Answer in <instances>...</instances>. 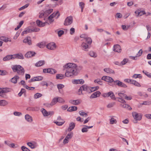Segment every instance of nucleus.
I'll return each instance as SVG.
<instances>
[{
	"mask_svg": "<svg viewBox=\"0 0 151 151\" xmlns=\"http://www.w3.org/2000/svg\"><path fill=\"white\" fill-rule=\"evenodd\" d=\"M77 65L76 64L68 63L63 66L64 70L66 69L65 76L68 77H73L74 76L77 75L78 72L76 68Z\"/></svg>",
	"mask_w": 151,
	"mask_h": 151,
	"instance_id": "obj_1",
	"label": "nucleus"
},
{
	"mask_svg": "<svg viewBox=\"0 0 151 151\" xmlns=\"http://www.w3.org/2000/svg\"><path fill=\"white\" fill-rule=\"evenodd\" d=\"M12 68L14 72H17L19 75L23 76L25 73L24 68L20 65H12Z\"/></svg>",
	"mask_w": 151,
	"mask_h": 151,
	"instance_id": "obj_2",
	"label": "nucleus"
},
{
	"mask_svg": "<svg viewBox=\"0 0 151 151\" xmlns=\"http://www.w3.org/2000/svg\"><path fill=\"white\" fill-rule=\"evenodd\" d=\"M32 28V27H29L25 28V30L22 32L21 35L23 36L24 34H27L28 33H31L33 32H37L39 31L40 30L39 28L37 27L34 28Z\"/></svg>",
	"mask_w": 151,
	"mask_h": 151,
	"instance_id": "obj_3",
	"label": "nucleus"
},
{
	"mask_svg": "<svg viewBox=\"0 0 151 151\" xmlns=\"http://www.w3.org/2000/svg\"><path fill=\"white\" fill-rule=\"evenodd\" d=\"M90 87L86 85H83L81 86L79 90V92H81V93H80L79 95L81 94H83L82 93V91H86L87 93H91Z\"/></svg>",
	"mask_w": 151,
	"mask_h": 151,
	"instance_id": "obj_4",
	"label": "nucleus"
},
{
	"mask_svg": "<svg viewBox=\"0 0 151 151\" xmlns=\"http://www.w3.org/2000/svg\"><path fill=\"white\" fill-rule=\"evenodd\" d=\"M132 116L135 119L134 121V123H137V121L140 120L142 119V116L140 114L137 113L135 112H134L132 113Z\"/></svg>",
	"mask_w": 151,
	"mask_h": 151,
	"instance_id": "obj_5",
	"label": "nucleus"
},
{
	"mask_svg": "<svg viewBox=\"0 0 151 151\" xmlns=\"http://www.w3.org/2000/svg\"><path fill=\"white\" fill-rule=\"evenodd\" d=\"M73 22V18L71 16L67 17L65 19L64 24L65 26L70 25Z\"/></svg>",
	"mask_w": 151,
	"mask_h": 151,
	"instance_id": "obj_6",
	"label": "nucleus"
},
{
	"mask_svg": "<svg viewBox=\"0 0 151 151\" xmlns=\"http://www.w3.org/2000/svg\"><path fill=\"white\" fill-rule=\"evenodd\" d=\"M57 16V17H58L60 16V14L58 12H57L56 13H53L50 15L48 18V19L49 21L50 22H52L54 21L53 18Z\"/></svg>",
	"mask_w": 151,
	"mask_h": 151,
	"instance_id": "obj_7",
	"label": "nucleus"
},
{
	"mask_svg": "<svg viewBox=\"0 0 151 151\" xmlns=\"http://www.w3.org/2000/svg\"><path fill=\"white\" fill-rule=\"evenodd\" d=\"M89 45L87 44L85 42H83L81 45L82 49L86 51H88V49L90 48Z\"/></svg>",
	"mask_w": 151,
	"mask_h": 151,
	"instance_id": "obj_8",
	"label": "nucleus"
},
{
	"mask_svg": "<svg viewBox=\"0 0 151 151\" xmlns=\"http://www.w3.org/2000/svg\"><path fill=\"white\" fill-rule=\"evenodd\" d=\"M118 95L120 97H124V99L127 100H131L132 99L131 96H127V95L124 93H118Z\"/></svg>",
	"mask_w": 151,
	"mask_h": 151,
	"instance_id": "obj_9",
	"label": "nucleus"
},
{
	"mask_svg": "<svg viewBox=\"0 0 151 151\" xmlns=\"http://www.w3.org/2000/svg\"><path fill=\"white\" fill-rule=\"evenodd\" d=\"M9 91V89L8 88H0V96L4 97V94Z\"/></svg>",
	"mask_w": 151,
	"mask_h": 151,
	"instance_id": "obj_10",
	"label": "nucleus"
},
{
	"mask_svg": "<svg viewBox=\"0 0 151 151\" xmlns=\"http://www.w3.org/2000/svg\"><path fill=\"white\" fill-rule=\"evenodd\" d=\"M46 47L49 49L54 50L56 48V46L55 43L51 42L47 45Z\"/></svg>",
	"mask_w": 151,
	"mask_h": 151,
	"instance_id": "obj_11",
	"label": "nucleus"
},
{
	"mask_svg": "<svg viewBox=\"0 0 151 151\" xmlns=\"http://www.w3.org/2000/svg\"><path fill=\"white\" fill-rule=\"evenodd\" d=\"M36 53L33 51H29L25 55V57L27 58H29L35 56Z\"/></svg>",
	"mask_w": 151,
	"mask_h": 151,
	"instance_id": "obj_12",
	"label": "nucleus"
},
{
	"mask_svg": "<svg viewBox=\"0 0 151 151\" xmlns=\"http://www.w3.org/2000/svg\"><path fill=\"white\" fill-rule=\"evenodd\" d=\"M14 59L17 58L18 59H23L24 57L22 53H19L17 54L13 55Z\"/></svg>",
	"mask_w": 151,
	"mask_h": 151,
	"instance_id": "obj_13",
	"label": "nucleus"
},
{
	"mask_svg": "<svg viewBox=\"0 0 151 151\" xmlns=\"http://www.w3.org/2000/svg\"><path fill=\"white\" fill-rule=\"evenodd\" d=\"M101 94V92L99 91H96L93 93L90 96V98L93 99L99 97Z\"/></svg>",
	"mask_w": 151,
	"mask_h": 151,
	"instance_id": "obj_14",
	"label": "nucleus"
},
{
	"mask_svg": "<svg viewBox=\"0 0 151 151\" xmlns=\"http://www.w3.org/2000/svg\"><path fill=\"white\" fill-rule=\"evenodd\" d=\"M23 42L29 45H31L32 44L31 40L29 37H27L25 38L23 40Z\"/></svg>",
	"mask_w": 151,
	"mask_h": 151,
	"instance_id": "obj_15",
	"label": "nucleus"
},
{
	"mask_svg": "<svg viewBox=\"0 0 151 151\" xmlns=\"http://www.w3.org/2000/svg\"><path fill=\"white\" fill-rule=\"evenodd\" d=\"M72 83L74 84H83L84 83V81L82 79L73 80L72 81Z\"/></svg>",
	"mask_w": 151,
	"mask_h": 151,
	"instance_id": "obj_16",
	"label": "nucleus"
},
{
	"mask_svg": "<svg viewBox=\"0 0 151 151\" xmlns=\"http://www.w3.org/2000/svg\"><path fill=\"white\" fill-rule=\"evenodd\" d=\"M70 103L73 105H76L79 104L81 102V101L79 99L76 100H70L69 101Z\"/></svg>",
	"mask_w": 151,
	"mask_h": 151,
	"instance_id": "obj_17",
	"label": "nucleus"
},
{
	"mask_svg": "<svg viewBox=\"0 0 151 151\" xmlns=\"http://www.w3.org/2000/svg\"><path fill=\"white\" fill-rule=\"evenodd\" d=\"M113 50L115 52H120L121 49L120 46L118 45H114V47Z\"/></svg>",
	"mask_w": 151,
	"mask_h": 151,
	"instance_id": "obj_18",
	"label": "nucleus"
},
{
	"mask_svg": "<svg viewBox=\"0 0 151 151\" xmlns=\"http://www.w3.org/2000/svg\"><path fill=\"white\" fill-rule=\"evenodd\" d=\"M14 59L13 55H8L4 57L3 58V60L4 61H7L11 59Z\"/></svg>",
	"mask_w": 151,
	"mask_h": 151,
	"instance_id": "obj_19",
	"label": "nucleus"
},
{
	"mask_svg": "<svg viewBox=\"0 0 151 151\" xmlns=\"http://www.w3.org/2000/svg\"><path fill=\"white\" fill-rule=\"evenodd\" d=\"M104 70L108 73L114 74L115 73L114 71L110 68H105L104 69Z\"/></svg>",
	"mask_w": 151,
	"mask_h": 151,
	"instance_id": "obj_20",
	"label": "nucleus"
},
{
	"mask_svg": "<svg viewBox=\"0 0 151 151\" xmlns=\"http://www.w3.org/2000/svg\"><path fill=\"white\" fill-rule=\"evenodd\" d=\"M25 118L28 122H32L33 121L32 117L28 114H26L25 116Z\"/></svg>",
	"mask_w": 151,
	"mask_h": 151,
	"instance_id": "obj_21",
	"label": "nucleus"
},
{
	"mask_svg": "<svg viewBox=\"0 0 151 151\" xmlns=\"http://www.w3.org/2000/svg\"><path fill=\"white\" fill-rule=\"evenodd\" d=\"M19 77L17 75L15 76L12 78L10 80V81L14 83H17V80L19 79Z\"/></svg>",
	"mask_w": 151,
	"mask_h": 151,
	"instance_id": "obj_22",
	"label": "nucleus"
},
{
	"mask_svg": "<svg viewBox=\"0 0 151 151\" xmlns=\"http://www.w3.org/2000/svg\"><path fill=\"white\" fill-rule=\"evenodd\" d=\"M75 126V124L74 123L72 122L70 123L69 124V127L68 129V131L69 132H70L72 130H73Z\"/></svg>",
	"mask_w": 151,
	"mask_h": 151,
	"instance_id": "obj_23",
	"label": "nucleus"
},
{
	"mask_svg": "<svg viewBox=\"0 0 151 151\" xmlns=\"http://www.w3.org/2000/svg\"><path fill=\"white\" fill-rule=\"evenodd\" d=\"M120 105L122 107L128 110H131L132 109L131 107L129 105L126 104H122Z\"/></svg>",
	"mask_w": 151,
	"mask_h": 151,
	"instance_id": "obj_24",
	"label": "nucleus"
},
{
	"mask_svg": "<svg viewBox=\"0 0 151 151\" xmlns=\"http://www.w3.org/2000/svg\"><path fill=\"white\" fill-rule=\"evenodd\" d=\"M45 64L44 60H40L36 63L35 66L36 67H40L44 65Z\"/></svg>",
	"mask_w": 151,
	"mask_h": 151,
	"instance_id": "obj_25",
	"label": "nucleus"
},
{
	"mask_svg": "<svg viewBox=\"0 0 151 151\" xmlns=\"http://www.w3.org/2000/svg\"><path fill=\"white\" fill-rule=\"evenodd\" d=\"M77 107L76 106H71L70 107L67 109V111H68L71 112L73 111H76L77 110Z\"/></svg>",
	"mask_w": 151,
	"mask_h": 151,
	"instance_id": "obj_26",
	"label": "nucleus"
},
{
	"mask_svg": "<svg viewBox=\"0 0 151 151\" xmlns=\"http://www.w3.org/2000/svg\"><path fill=\"white\" fill-rule=\"evenodd\" d=\"M66 77L65 75L62 74H57L56 75V78L57 79H62Z\"/></svg>",
	"mask_w": 151,
	"mask_h": 151,
	"instance_id": "obj_27",
	"label": "nucleus"
},
{
	"mask_svg": "<svg viewBox=\"0 0 151 151\" xmlns=\"http://www.w3.org/2000/svg\"><path fill=\"white\" fill-rule=\"evenodd\" d=\"M8 104L7 101L5 100H0V106H4Z\"/></svg>",
	"mask_w": 151,
	"mask_h": 151,
	"instance_id": "obj_28",
	"label": "nucleus"
},
{
	"mask_svg": "<svg viewBox=\"0 0 151 151\" xmlns=\"http://www.w3.org/2000/svg\"><path fill=\"white\" fill-rule=\"evenodd\" d=\"M84 42L86 43L87 42L88 45H90L92 42V40L90 37L85 38Z\"/></svg>",
	"mask_w": 151,
	"mask_h": 151,
	"instance_id": "obj_29",
	"label": "nucleus"
},
{
	"mask_svg": "<svg viewBox=\"0 0 151 151\" xmlns=\"http://www.w3.org/2000/svg\"><path fill=\"white\" fill-rule=\"evenodd\" d=\"M89 54L91 57L94 58L96 57L97 56L96 53L95 52L92 51H90L89 53Z\"/></svg>",
	"mask_w": 151,
	"mask_h": 151,
	"instance_id": "obj_30",
	"label": "nucleus"
},
{
	"mask_svg": "<svg viewBox=\"0 0 151 151\" xmlns=\"http://www.w3.org/2000/svg\"><path fill=\"white\" fill-rule=\"evenodd\" d=\"M51 102V104H52L53 106L58 102V96L54 98Z\"/></svg>",
	"mask_w": 151,
	"mask_h": 151,
	"instance_id": "obj_31",
	"label": "nucleus"
},
{
	"mask_svg": "<svg viewBox=\"0 0 151 151\" xmlns=\"http://www.w3.org/2000/svg\"><path fill=\"white\" fill-rule=\"evenodd\" d=\"M117 122L116 120L113 117H111L110 119V124H116Z\"/></svg>",
	"mask_w": 151,
	"mask_h": 151,
	"instance_id": "obj_32",
	"label": "nucleus"
},
{
	"mask_svg": "<svg viewBox=\"0 0 151 151\" xmlns=\"http://www.w3.org/2000/svg\"><path fill=\"white\" fill-rule=\"evenodd\" d=\"M57 86L59 90V92L60 93H62V92L60 90V89L63 88L64 87V86L62 84H58L57 85Z\"/></svg>",
	"mask_w": 151,
	"mask_h": 151,
	"instance_id": "obj_33",
	"label": "nucleus"
},
{
	"mask_svg": "<svg viewBox=\"0 0 151 151\" xmlns=\"http://www.w3.org/2000/svg\"><path fill=\"white\" fill-rule=\"evenodd\" d=\"M132 84H134L135 86L137 87H140L141 85L140 84L136 81L132 80V82L131 83Z\"/></svg>",
	"mask_w": 151,
	"mask_h": 151,
	"instance_id": "obj_34",
	"label": "nucleus"
},
{
	"mask_svg": "<svg viewBox=\"0 0 151 151\" xmlns=\"http://www.w3.org/2000/svg\"><path fill=\"white\" fill-rule=\"evenodd\" d=\"M42 22L39 20H37L36 21V23L37 25L39 27H43L44 26V24H42Z\"/></svg>",
	"mask_w": 151,
	"mask_h": 151,
	"instance_id": "obj_35",
	"label": "nucleus"
},
{
	"mask_svg": "<svg viewBox=\"0 0 151 151\" xmlns=\"http://www.w3.org/2000/svg\"><path fill=\"white\" fill-rule=\"evenodd\" d=\"M41 111L44 116H47V111L44 109L42 108Z\"/></svg>",
	"mask_w": 151,
	"mask_h": 151,
	"instance_id": "obj_36",
	"label": "nucleus"
},
{
	"mask_svg": "<svg viewBox=\"0 0 151 151\" xmlns=\"http://www.w3.org/2000/svg\"><path fill=\"white\" fill-rule=\"evenodd\" d=\"M57 72L56 70L52 68H49V73L52 74H54Z\"/></svg>",
	"mask_w": 151,
	"mask_h": 151,
	"instance_id": "obj_37",
	"label": "nucleus"
},
{
	"mask_svg": "<svg viewBox=\"0 0 151 151\" xmlns=\"http://www.w3.org/2000/svg\"><path fill=\"white\" fill-rule=\"evenodd\" d=\"M106 81L108 82H114V81L111 77L107 76L106 77Z\"/></svg>",
	"mask_w": 151,
	"mask_h": 151,
	"instance_id": "obj_38",
	"label": "nucleus"
},
{
	"mask_svg": "<svg viewBox=\"0 0 151 151\" xmlns=\"http://www.w3.org/2000/svg\"><path fill=\"white\" fill-rule=\"evenodd\" d=\"M58 102L63 104L65 102L64 100L61 97L58 96Z\"/></svg>",
	"mask_w": 151,
	"mask_h": 151,
	"instance_id": "obj_39",
	"label": "nucleus"
},
{
	"mask_svg": "<svg viewBox=\"0 0 151 151\" xmlns=\"http://www.w3.org/2000/svg\"><path fill=\"white\" fill-rule=\"evenodd\" d=\"M42 96V94L40 93H37L35 94L34 96V98L37 99L41 97Z\"/></svg>",
	"mask_w": 151,
	"mask_h": 151,
	"instance_id": "obj_40",
	"label": "nucleus"
},
{
	"mask_svg": "<svg viewBox=\"0 0 151 151\" xmlns=\"http://www.w3.org/2000/svg\"><path fill=\"white\" fill-rule=\"evenodd\" d=\"M65 121H63L62 122H54V123L58 126H60L63 125L65 122Z\"/></svg>",
	"mask_w": 151,
	"mask_h": 151,
	"instance_id": "obj_41",
	"label": "nucleus"
},
{
	"mask_svg": "<svg viewBox=\"0 0 151 151\" xmlns=\"http://www.w3.org/2000/svg\"><path fill=\"white\" fill-rule=\"evenodd\" d=\"M90 90H91V93L92 92H93L98 89L99 88V86H95V87H90Z\"/></svg>",
	"mask_w": 151,
	"mask_h": 151,
	"instance_id": "obj_42",
	"label": "nucleus"
},
{
	"mask_svg": "<svg viewBox=\"0 0 151 151\" xmlns=\"http://www.w3.org/2000/svg\"><path fill=\"white\" fill-rule=\"evenodd\" d=\"M79 113L80 115L82 116L86 117L88 116L87 114L83 111H80Z\"/></svg>",
	"mask_w": 151,
	"mask_h": 151,
	"instance_id": "obj_43",
	"label": "nucleus"
},
{
	"mask_svg": "<svg viewBox=\"0 0 151 151\" xmlns=\"http://www.w3.org/2000/svg\"><path fill=\"white\" fill-rule=\"evenodd\" d=\"M73 135V133L71 132L70 133L68 134L66 136L65 138L68 139L71 138Z\"/></svg>",
	"mask_w": 151,
	"mask_h": 151,
	"instance_id": "obj_44",
	"label": "nucleus"
},
{
	"mask_svg": "<svg viewBox=\"0 0 151 151\" xmlns=\"http://www.w3.org/2000/svg\"><path fill=\"white\" fill-rule=\"evenodd\" d=\"M115 103L114 102L108 104V105H107V107L108 108H111L112 107L115 105Z\"/></svg>",
	"mask_w": 151,
	"mask_h": 151,
	"instance_id": "obj_45",
	"label": "nucleus"
},
{
	"mask_svg": "<svg viewBox=\"0 0 151 151\" xmlns=\"http://www.w3.org/2000/svg\"><path fill=\"white\" fill-rule=\"evenodd\" d=\"M119 87L122 88H127V86L126 84L120 81Z\"/></svg>",
	"mask_w": 151,
	"mask_h": 151,
	"instance_id": "obj_46",
	"label": "nucleus"
},
{
	"mask_svg": "<svg viewBox=\"0 0 151 151\" xmlns=\"http://www.w3.org/2000/svg\"><path fill=\"white\" fill-rule=\"evenodd\" d=\"M37 45V46L39 47L40 48H43L45 46L44 44L42 42H41L40 43H38Z\"/></svg>",
	"mask_w": 151,
	"mask_h": 151,
	"instance_id": "obj_47",
	"label": "nucleus"
},
{
	"mask_svg": "<svg viewBox=\"0 0 151 151\" xmlns=\"http://www.w3.org/2000/svg\"><path fill=\"white\" fill-rule=\"evenodd\" d=\"M128 61V59L125 58L121 62L120 64L122 65H124Z\"/></svg>",
	"mask_w": 151,
	"mask_h": 151,
	"instance_id": "obj_48",
	"label": "nucleus"
},
{
	"mask_svg": "<svg viewBox=\"0 0 151 151\" xmlns=\"http://www.w3.org/2000/svg\"><path fill=\"white\" fill-rule=\"evenodd\" d=\"M119 100H118V101L122 103H126V102L123 99L124 97H120L118 98Z\"/></svg>",
	"mask_w": 151,
	"mask_h": 151,
	"instance_id": "obj_49",
	"label": "nucleus"
},
{
	"mask_svg": "<svg viewBox=\"0 0 151 151\" xmlns=\"http://www.w3.org/2000/svg\"><path fill=\"white\" fill-rule=\"evenodd\" d=\"M119 100H118V101L122 103H126V102L123 99L124 97H120L118 98Z\"/></svg>",
	"mask_w": 151,
	"mask_h": 151,
	"instance_id": "obj_50",
	"label": "nucleus"
},
{
	"mask_svg": "<svg viewBox=\"0 0 151 151\" xmlns=\"http://www.w3.org/2000/svg\"><path fill=\"white\" fill-rule=\"evenodd\" d=\"M0 39L1 40H2L5 42H7L8 41H9V40H8V38L4 37H1L0 38Z\"/></svg>",
	"mask_w": 151,
	"mask_h": 151,
	"instance_id": "obj_51",
	"label": "nucleus"
},
{
	"mask_svg": "<svg viewBox=\"0 0 151 151\" xmlns=\"http://www.w3.org/2000/svg\"><path fill=\"white\" fill-rule=\"evenodd\" d=\"M27 145L32 149H34L35 148V145L31 142H28Z\"/></svg>",
	"mask_w": 151,
	"mask_h": 151,
	"instance_id": "obj_52",
	"label": "nucleus"
},
{
	"mask_svg": "<svg viewBox=\"0 0 151 151\" xmlns=\"http://www.w3.org/2000/svg\"><path fill=\"white\" fill-rule=\"evenodd\" d=\"M53 10L52 9H50L48 10H47L45 12V14H50V13H51V12H52Z\"/></svg>",
	"mask_w": 151,
	"mask_h": 151,
	"instance_id": "obj_53",
	"label": "nucleus"
},
{
	"mask_svg": "<svg viewBox=\"0 0 151 151\" xmlns=\"http://www.w3.org/2000/svg\"><path fill=\"white\" fill-rule=\"evenodd\" d=\"M13 114L15 116H19L22 115L21 112L17 111H15L13 113Z\"/></svg>",
	"mask_w": 151,
	"mask_h": 151,
	"instance_id": "obj_54",
	"label": "nucleus"
},
{
	"mask_svg": "<svg viewBox=\"0 0 151 151\" xmlns=\"http://www.w3.org/2000/svg\"><path fill=\"white\" fill-rule=\"evenodd\" d=\"M35 77L36 78V81H41L43 79V77L41 76H37Z\"/></svg>",
	"mask_w": 151,
	"mask_h": 151,
	"instance_id": "obj_55",
	"label": "nucleus"
},
{
	"mask_svg": "<svg viewBox=\"0 0 151 151\" xmlns=\"http://www.w3.org/2000/svg\"><path fill=\"white\" fill-rule=\"evenodd\" d=\"M129 27L130 26H126L124 25H122V28L123 30H127L129 28Z\"/></svg>",
	"mask_w": 151,
	"mask_h": 151,
	"instance_id": "obj_56",
	"label": "nucleus"
},
{
	"mask_svg": "<svg viewBox=\"0 0 151 151\" xmlns=\"http://www.w3.org/2000/svg\"><path fill=\"white\" fill-rule=\"evenodd\" d=\"M120 81H121L119 80H116L114 81V82L115 85L119 87Z\"/></svg>",
	"mask_w": 151,
	"mask_h": 151,
	"instance_id": "obj_57",
	"label": "nucleus"
},
{
	"mask_svg": "<svg viewBox=\"0 0 151 151\" xmlns=\"http://www.w3.org/2000/svg\"><path fill=\"white\" fill-rule=\"evenodd\" d=\"M146 14V12L145 11H142L139 12H138V15L141 16L143 15Z\"/></svg>",
	"mask_w": 151,
	"mask_h": 151,
	"instance_id": "obj_58",
	"label": "nucleus"
},
{
	"mask_svg": "<svg viewBox=\"0 0 151 151\" xmlns=\"http://www.w3.org/2000/svg\"><path fill=\"white\" fill-rule=\"evenodd\" d=\"M21 149L23 151H30L28 148L24 146L22 147Z\"/></svg>",
	"mask_w": 151,
	"mask_h": 151,
	"instance_id": "obj_59",
	"label": "nucleus"
},
{
	"mask_svg": "<svg viewBox=\"0 0 151 151\" xmlns=\"http://www.w3.org/2000/svg\"><path fill=\"white\" fill-rule=\"evenodd\" d=\"M44 105L47 107L50 108L53 105L51 104V102L50 103H47L44 104Z\"/></svg>",
	"mask_w": 151,
	"mask_h": 151,
	"instance_id": "obj_60",
	"label": "nucleus"
},
{
	"mask_svg": "<svg viewBox=\"0 0 151 151\" xmlns=\"http://www.w3.org/2000/svg\"><path fill=\"white\" fill-rule=\"evenodd\" d=\"M132 80L130 79H124V81L126 82L131 83Z\"/></svg>",
	"mask_w": 151,
	"mask_h": 151,
	"instance_id": "obj_61",
	"label": "nucleus"
},
{
	"mask_svg": "<svg viewBox=\"0 0 151 151\" xmlns=\"http://www.w3.org/2000/svg\"><path fill=\"white\" fill-rule=\"evenodd\" d=\"M64 33V32L63 30H60L58 31V33L59 37H60Z\"/></svg>",
	"mask_w": 151,
	"mask_h": 151,
	"instance_id": "obj_62",
	"label": "nucleus"
},
{
	"mask_svg": "<svg viewBox=\"0 0 151 151\" xmlns=\"http://www.w3.org/2000/svg\"><path fill=\"white\" fill-rule=\"evenodd\" d=\"M91 119V117H88L83 122L84 124H86L89 121H90Z\"/></svg>",
	"mask_w": 151,
	"mask_h": 151,
	"instance_id": "obj_63",
	"label": "nucleus"
},
{
	"mask_svg": "<svg viewBox=\"0 0 151 151\" xmlns=\"http://www.w3.org/2000/svg\"><path fill=\"white\" fill-rule=\"evenodd\" d=\"M29 5V4H27L25 5L24 6H23L22 7L20 8L19 9V10H21L23 9H24L25 8H27L28 6Z\"/></svg>",
	"mask_w": 151,
	"mask_h": 151,
	"instance_id": "obj_64",
	"label": "nucleus"
}]
</instances>
